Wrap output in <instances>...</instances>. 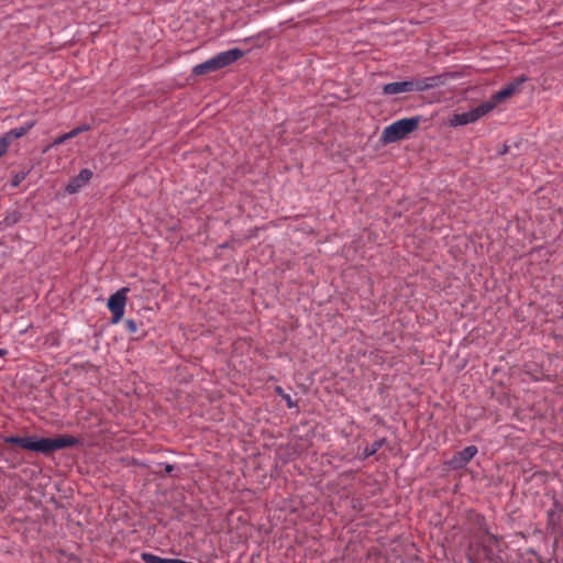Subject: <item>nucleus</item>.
<instances>
[{"label": "nucleus", "instance_id": "nucleus-1", "mask_svg": "<svg viewBox=\"0 0 563 563\" xmlns=\"http://www.w3.org/2000/svg\"><path fill=\"white\" fill-rule=\"evenodd\" d=\"M4 442L18 444L29 451L48 454L64 448L76 445L78 443V439L71 435H60L57 438L5 437Z\"/></svg>", "mask_w": 563, "mask_h": 563}, {"label": "nucleus", "instance_id": "nucleus-2", "mask_svg": "<svg viewBox=\"0 0 563 563\" xmlns=\"http://www.w3.org/2000/svg\"><path fill=\"white\" fill-rule=\"evenodd\" d=\"M243 56V52L240 48H231L217 54L216 56L205 60L192 67V75L200 76L208 73L217 71L223 67H227Z\"/></svg>", "mask_w": 563, "mask_h": 563}, {"label": "nucleus", "instance_id": "nucleus-3", "mask_svg": "<svg viewBox=\"0 0 563 563\" xmlns=\"http://www.w3.org/2000/svg\"><path fill=\"white\" fill-rule=\"evenodd\" d=\"M419 122V117L404 118L393 122L383 130L380 134V142L389 144L404 140L417 130Z\"/></svg>", "mask_w": 563, "mask_h": 563}, {"label": "nucleus", "instance_id": "nucleus-4", "mask_svg": "<svg viewBox=\"0 0 563 563\" xmlns=\"http://www.w3.org/2000/svg\"><path fill=\"white\" fill-rule=\"evenodd\" d=\"M492 111L490 104H485V102H482L477 107L462 112V113H454L449 118V125L456 128L471 123H475L483 117L487 115Z\"/></svg>", "mask_w": 563, "mask_h": 563}, {"label": "nucleus", "instance_id": "nucleus-5", "mask_svg": "<svg viewBox=\"0 0 563 563\" xmlns=\"http://www.w3.org/2000/svg\"><path fill=\"white\" fill-rule=\"evenodd\" d=\"M128 292L129 288L123 287L109 297L107 307L112 314V323H118L122 319L128 300Z\"/></svg>", "mask_w": 563, "mask_h": 563}, {"label": "nucleus", "instance_id": "nucleus-6", "mask_svg": "<svg viewBox=\"0 0 563 563\" xmlns=\"http://www.w3.org/2000/svg\"><path fill=\"white\" fill-rule=\"evenodd\" d=\"M526 80L527 77L522 76L517 78L515 81L509 82L503 89L493 95L489 100L485 101V104H490L493 111L498 103L512 96L518 90L519 86L523 84Z\"/></svg>", "mask_w": 563, "mask_h": 563}, {"label": "nucleus", "instance_id": "nucleus-7", "mask_svg": "<svg viewBox=\"0 0 563 563\" xmlns=\"http://www.w3.org/2000/svg\"><path fill=\"white\" fill-rule=\"evenodd\" d=\"M92 178V172L88 168H84L79 172V174L75 177H73L67 186L65 187V190L68 194H76L78 192L82 187H85L90 179Z\"/></svg>", "mask_w": 563, "mask_h": 563}, {"label": "nucleus", "instance_id": "nucleus-8", "mask_svg": "<svg viewBox=\"0 0 563 563\" xmlns=\"http://www.w3.org/2000/svg\"><path fill=\"white\" fill-rule=\"evenodd\" d=\"M477 453V448L475 445H470L457 452L452 460L450 461V466L452 468H462L465 466Z\"/></svg>", "mask_w": 563, "mask_h": 563}, {"label": "nucleus", "instance_id": "nucleus-9", "mask_svg": "<svg viewBox=\"0 0 563 563\" xmlns=\"http://www.w3.org/2000/svg\"><path fill=\"white\" fill-rule=\"evenodd\" d=\"M413 91V81H396L383 86V93L387 96Z\"/></svg>", "mask_w": 563, "mask_h": 563}, {"label": "nucleus", "instance_id": "nucleus-10", "mask_svg": "<svg viewBox=\"0 0 563 563\" xmlns=\"http://www.w3.org/2000/svg\"><path fill=\"white\" fill-rule=\"evenodd\" d=\"M443 82L441 76L427 77L421 80L413 81V91H426L440 86Z\"/></svg>", "mask_w": 563, "mask_h": 563}, {"label": "nucleus", "instance_id": "nucleus-11", "mask_svg": "<svg viewBox=\"0 0 563 563\" xmlns=\"http://www.w3.org/2000/svg\"><path fill=\"white\" fill-rule=\"evenodd\" d=\"M34 125H35V121H33V120L27 121L24 124H22L21 126L11 129L3 136L5 139H8V143L10 144V142L13 139H19V137H22L23 135H25Z\"/></svg>", "mask_w": 563, "mask_h": 563}, {"label": "nucleus", "instance_id": "nucleus-12", "mask_svg": "<svg viewBox=\"0 0 563 563\" xmlns=\"http://www.w3.org/2000/svg\"><path fill=\"white\" fill-rule=\"evenodd\" d=\"M89 129H90V126L88 124H81V125L70 130L69 132L64 133V134L59 135L58 137H56L53 141V143L49 145V147L59 145L69 139H73V137L77 136L78 134L88 131Z\"/></svg>", "mask_w": 563, "mask_h": 563}, {"label": "nucleus", "instance_id": "nucleus-13", "mask_svg": "<svg viewBox=\"0 0 563 563\" xmlns=\"http://www.w3.org/2000/svg\"><path fill=\"white\" fill-rule=\"evenodd\" d=\"M142 560L145 563H168L169 559L161 558L152 553H142L141 554Z\"/></svg>", "mask_w": 563, "mask_h": 563}, {"label": "nucleus", "instance_id": "nucleus-14", "mask_svg": "<svg viewBox=\"0 0 563 563\" xmlns=\"http://www.w3.org/2000/svg\"><path fill=\"white\" fill-rule=\"evenodd\" d=\"M382 444H383V441L379 440V441L373 442L372 444L366 445L363 451L364 457H369V456L374 455L380 449Z\"/></svg>", "mask_w": 563, "mask_h": 563}, {"label": "nucleus", "instance_id": "nucleus-15", "mask_svg": "<svg viewBox=\"0 0 563 563\" xmlns=\"http://www.w3.org/2000/svg\"><path fill=\"white\" fill-rule=\"evenodd\" d=\"M19 220H20V214L14 211V212L5 216V218L3 219V223L7 227H11V225L15 224Z\"/></svg>", "mask_w": 563, "mask_h": 563}, {"label": "nucleus", "instance_id": "nucleus-16", "mask_svg": "<svg viewBox=\"0 0 563 563\" xmlns=\"http://www.w3.org/2000/svg\"><path fill=\"white\" fill-rule=\"evenodd\" d=\"M27 176V172H20L12 176L11 185L18 187Z\"/></svg>", "mask_w": 563, "mask_h": 563}, {"label": "nucleus", "instance_id": "nucleus-17", "mask_svg": "<svg viewBox=\"0 0 563 563\" xmlns=\"http://www.w3.org/2000/svg\"><path fill=\"white\" fill-rule=\"evenodd\" d=\"M9 147L8 139H5L3 135L0 136V156H2Z\"/></svg>", "mask_w": 563, "mask_h": 563}, {"label": "nucleus", "instance_id": "nucleus-18", "mask_svg": "<svg viewBox=\"0 0 563 563\" xmlns=\"http://www.w3.org/2000/svg\"><path fill=\"white\" fill-rule=\"evenodd\" d=\"M125 324H126V328L130 332H135L136 331V324L133 320L129 319L125 321Z\"/></svg>", "mask_w": 563, "mask_h": 563}, {"label": "nucleus", "instance_id": "nucleus-19", "mask_svg": "<svg viewBox=\"0 0 563 563\" xmlns=\"http://www.w3.org/2000/svg\"><path fill=\"white\" fill-rule=\"evenodd\" d=\"M283 398L286 400L287 406L291 408L294 406V402L291 401V397L289 395H283Z\"/></svg>", "mask_w": 563, "mask_h": 563}, {"label": "nucleus", "instance_id": "nucleus-20", "mask_svg": "<svg viewBox=\"0 0 563 563\" xmlns=\"http://www.w3.org/2000/svg\"><path fill=\"white\" fill-rule=\"evenodd\" d=\"M168 563H191V562H186V561L178 560V559H169Z\"/></svg>", "mask_w": 563, "mask_h": 563}, {"label": "nucleus", "instance_id": "nucleus-21", "mask_svg": "<svg viewBox=\"0 0 563 563\" xmlns=\"http://www.w3.org/2000/svg\"><path fill=\"white\" fill-rule=\"evenodd\" d=\"M276 391H277L279 395H282V396L284 395V394H283V389H282L280 387H277V388H276Z\"/></svg>", "mask_w": 563, "mask_h": 563}, {"label": "nucleus", "instance_id": "nucleus-22", "mask_svg": "<svg viewBox=\"0 0 563 563\" xmlns=\"http://www.w3.org/2000/svg\"><path fill=\"white\" fill-rule=\"evenodd\" d=\"M7 354L5 350H0V356H4Z\"/></svg>", "mask_w": 563, "mask_h": 563}, {"label": "nucleus", "instance_id": "nucleus-23", "mask_svg": "<svg viewBox=\"0 0 563 563\" xmlns=\"http://www.w3.org/2000/svg\"><path fill=\"white\" fill-rule=\"evenodd\" d=\"M166 471H167V472H170V471H172V466H170V465H167V466H166Z\"/></svg>", "mask_w": 563, "mask_h": 563}]
</instances>
